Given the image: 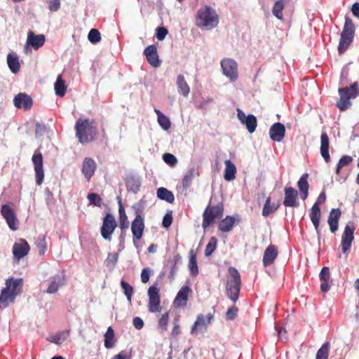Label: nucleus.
<instances>
[{
    "mask_svg": "<svg viewBox=\"0 0 359 359\" xmlns=\"http://www.w3.org/2000/svg\"><path fill=\"white\" fill-rule=\"evenodd\" d=\"M76 136L81 144H88L93 142L97 135V128L93 121L88 118H79L75 125Z\"/></svg>",
    "mask_w": 359,
    "mask_h": 359,
    "instance_id": "1",
    "label": "nucleus"
},
{
    "mask_svg": "<svg viewBox=\"0 0 359 359\" xmlns=\"http://www.w3.org/2000/svg\"><path fill=\"white\" fill-rule=\"evenodd\" d=\"M241 287V277L240 273L235 267H229L226 283V294L234 303L238 299Z\"/></svg>",
    "mask_w": 359,
    "mask_h": 359,
    "instance_id": "2",
    "label": "nucleus"
},
{
    "mask_svg": "<svg viewBox=\"0 0 359 359\" xmlns=\"http://www.w3.org/2000/svg\"><path fill=\"white\" fill-rule=\"evenodd\" d=\"M219 17L216 11L209 6L198 9L196 24L198 27L211 29L217 26Z\"/></svg>",
    "mask_w": 359,
    "mask_h": 359,
    "instance_id": "3",
    "label": "nucleus"
},
{
    "mask_svg": "<svg viewBox=\"0 0 359 359\" xmlns=\"http://www.w3.org/2000/svg\"><path fill=\"white\" fill-rule=\"evenodd\" d=\"M224 204L218 203L217 205H211V201L209 205L205 209L203 213L202 227L206 229L208 226L215 222L217 219H220L223 217Z\"/></svg>",
    "mask_w": 359,
    "mask_h": 359,
    "instance_id": "4",
    "label": "nucleus"
},
{
    "mask_svg": "<svg viewBox=\"0 0 359 359\" xmlns=\"http://www.w3.org/2000/svg\"><path fill=\"white\" fill-rule=\"evenodd\" d=\"M354 34L355 25L350 18L346 17L338 46V52L339 54L344 53L348 48L353 42Z\"/></svg>",
    "mask_w": 359,
    "mask_h": 359,
    "instance_id": "5",
    "label": "nucleus"
},
{
    "mask_svg": "<svg viewBox=\"0 0 359 359\" xmlns=\"http://www.w3.org/2000/svg\"><path fill=\"white\" fill-rule=\"evenodd\" d=\"M117 226V223L114 215L107 213L103 218L102 225L100 228L102 237L108 241L111 240V235Z\"/></svg>",
    "mask_w": 359,
    "mask_h": 359,
    "instance_id": "6",
    "label": "nucleus"
},
{
    "mask_svg": "<svg viewBox=\"0 0 359 359\" xmlns=\"http://www.w3.org/2000/svg\"><path fill=\"white\" fill-rule=\"evenodd\" d=\"M149 311L151 313L161 312V297L159 289L156 285H151L148 289Z\"/></svg>",
    "mask_w": 359,
    "mask_h": 359,
    "instance_id": "7",
    "label": "nucleus"
},
{
    "mask_svg": "<svg viewBox=\"0 0 359 359\" xmlns=\"http://www.w3.org/2000/svg\"><path fill=\"white\" fill-rule=\"evenodd\" d=\"M29 250L30 246L27 241L23 238L19 239L13 245L12 252L14 262H19L21 259L28 255Z\"/></svg>",
    "mask_w": 359,
    "mask_h": 359,
    "instance_id": "8",
    "label": "nucleus"
},
{
    "mask_svg": "<svg viewBox=\"0 0 359 359\" xmlns=\"http://www.w3.org/2000/svg\"><path fill=\"white\" fill-rule=\"evenodd\" d=\"M355 229V225L351 222H348L344 228V231L341 236V243L342 252L344 253H346L351 248L352 242L354 238L353 233Z\"/></svg>",
    "mask_w": 359,
    "mask_h": 359,
    "instance_id": "9",
    "label": "nucleus"
},
{
    "mask_svg": "<svg viewBox=\"0 0 359 359\" xmlns=\"http://www.w3.org/2000/svg\"><path fill=\"white\" fill-rule=\"evenodd\" d=\"M32 161L34 165L36 183L37 185L40 186L42 184L44 179L42 154L39 151H35L34 155L32 156Z\"/></svg>",
    "mask_w": 359,
    "mask_h": 359,
    "instance_id": "10",
    "label": "nucleus"
},
{
    "mask_svg": "<svg viewBox=\"0 0 359 359\" xmlns=\"http://www.w3.org/2000/svg\"><path fill=\"white\" fill-rule=\"evenodd\" d=\"M221 67L223 74L231 80L234 81L238 78V65L232 59L225 58L221 60Z\"/></svg>",
    "mask_w": 359,
    "mask_h": 359,
    "instance_id": "11",
    "label": "nucleus"
},
{
    "mask_svg": "<svg viewBox=\"0 0 359 359\" xmlns=\"http://www.w3.org/2000/svg\"><path fill=\"white\" fill-rule=\"evenodd\" d=\"M144 218L140 214H137L131 224V231L134 241H139L142 238L144 230Z\"/></svg>",
    "mask_w": 359,
    "mask_h": 359,
    "instance_id": "12",
    "label": "nucleus"
},
{
    "mask_svg": "<svg viewBox=\"0 0 359 359\" xmlns=\"http://www.w3.org/2000/svg\"><path fill=\"white\" fill-rule=\"evenodd\" d=\"M237 111V116L241 123L246 126L250 133H254L257 126V118L253 114L245 116V113L239 109Z\"/></svg>",
    "mask_w": 359,
    "mask_h": 359,
    "instance_id": "13",
    "label": "nucleus"
},
{
    "mask_svg": "<svg viewBox=\"0 0 359 359\" xmlns=\"http://www.w3.org/2000/svg\"><path fill=\"white\" fill-rule=\"evenodd\" d=\"M1 213L6 219L9 228L12 230H16L17 219L14 210L8 205H3L1 209Z\"/></svg>",
    "mask_w": 359,
    "mask_h": 359,
    "instance_id": "14",
    "label": "nucleus"
},
{
    "mask_svg": "<svg viewBox=\"0 0 359 359\" xmlns=\"http://www.w3.org/2000/svg\"><path fill=\"white\" fill-rule=\"evenodd\" d=\"M13 103L15 107L29 110L33 104V100L29 95L25 93H18L13 99Z\"/></svg>",
    "mask_w": 359,
    "mask_h": 359,
    "instance_id": "15",
    "label": "nucleus"
},
{
    "mask_svg": "<svg viewBox=\"0 0 359 359\" xmlns=\"http://www.w3.org/2000/svg\"><path fill=\"white\" fill-rule=\"evenodd\" d=\"M213 315L210 313L205 316L203 314L198 315L191 327V333H197L198 331L205 330L207 326L210 324Z\"/></svg>",
    "mask_w": 359,
    "mask_h": 359,
    "instance_id": "16",
    "label": "nucleus"
},
{
    "mask_svg": "<svg viewBox=\"0 0 359 359\" xmlns=\"http://www.w3.org/2000/svg\"><path fill=\"white\" fill-rule=\"evenodd\" d=\"M285 197L283 200V205L285 207H298L299 203L297 201L298 192L297 191L290 187H285L284 189Z\"/></svg>",
    "mask_w": 359,
    "mask_h": 359,
    "instance_id": "17",
    "label": "nucleus"
},
{
    "mask_svg": "<svg viewBox=\"0 0 359 359\" xmlns=\"http://www.w3.org/2000/svg\"><path fill=\"white\" fill-rule=\"evenodd\" d=\"M144 54L146 56L147 62L151 66L156 68L161 65V60L159 59L156 46L150 45L147 46L144 50Z\"/></svg>",
    "mask_w": 359,
    "mask_h": 359,
    "instance_id": "18",
    "label": "nucleus"
},
{
    "mask_svg": "<svg viewBox=\"0 0 359 359\" xmlns=\"http://www.w3.org/2000/svg\"><path fill=\"white\" fill-rule=\"evenodd\" d=\"M285 135V127L281 123H273L269 129L270 138L277 142H281Z\"/></svg>",
    "mask_w": 359,
    "mask_h": 359,
    "instance_id": "19",
    "label": "nucleus"
},
{
    "mask_svg": "<svg viewBox=\"0 0 359 359\" xmlns=\"http://www.w3.org/2000/svg\"><path fill=\"white\" fill-rule=\"evenodd\" d=\"M5 289H7L11 294L17 297L22 290L23 280L22 278H10L6 280Z\"/></svg>",
    "mask_w": 359,
    "mask_h": 359,
    "instance_id": "20",
    "label": "nucleus"
},
{
    "mask_svg": "<svg viewBox=\"0 0 359 359\" xmlns=\"http://www.w3.org/2000/svg\"><path fill=\"white\" fill-rule=\"evenodd\" d=\"M278 255V247L275 245H269L264 250L263 255V265L268 266L271 265Z\"/></svg>",
    "mask_w": 359,
    "mask_h": 359,
    "instance_id": "21",
    "label": "nucleus"
},
{
    "mask_svg": "<svg viewBox=\"0 0 359 359\" xmlns=\"http://www.w3.org/2000/svg\"><path fill=\"white\" fill-rule=\"evenodd\" d=\"M96 168L97 164L93 158L88 157L84 158L81 170L88 182L90 180L94 175Z\"/></svg>",
    "mask_w": 359,
    "mask_h": 359,
    "instance_id": "22",
    "label": "nucleus"
},
{
    "mask_svg": "<svg viewBox=\"0 0 359 359\" xmlns=\"http://www.w3.org/2000/svg\"><path fill=\"white\" fill-rule=\"evenodd\" d=\"M46 41V37L43 34H35L30 31L28 33L27 39V45L31 46L34 50H38L43 46Z\"/></svg>",
    "mask_w": 359,
    "mask_h": 359,
    "instance_id": "23",
    "label": "nucleus"
},
{
    "mask_svg": "<svg viewBox=\"0 0 359 359\" xmlns=\"http://www.w3.org/2000/svg\"><path fill=\"white\" fill-rule=\"evenodd\" d=\"M330 140L328 135L326 133L323 132L320 136V154L326 163L331 161L329 154Z\"/></svg>",
    "mask_w": 359,
    "mask_h": 359,
    "instance_id": "24",
    "label": "nucleus"
},
{
    "mask_svg": "<svg viewBox=\"0 0 359 359\" xmlns=\"http://www.w3.org/2000/svg\"><path fill=\"white\" fill-rule=\"evenodd\" d=\"M341 215V211L339 208H333L331 210L327 222L332 233H334L338 229L339 220Z\"/></svg>",
    "mask_w": 359,
    "mask_h": 359,
    "instance_id": "25",
    "label": "nucleus"
},
{
    "mask_svg": "<svg viewBox=\"0 0 359 359\" xmlns=\"http://www.w3.org/2000/svg\"><path fill=\"white\" fill-rule=\"evenodd\" d=\"M320 280L321 281L320 283V290L323 292H327L330 290V269L327 266H324L322 268L320 273Z\"/></svg>",
    "mask_w": 359,
    "mask_h": 359,
    "instance_id": "26",
    "label": "nucleus"
},
{
    "mask_svg": "<svg viewBox=\"0 0 359 359\" xmlns=\"http://www.w3.org/2000/svg\"><path fill=\"white\" fill-rule=\"evenodd\" d=\"M16 297L11 294L7 289L3 288L0 294V309L8 307L14 303Z\"/></svg>",
    "mask_w": 359,
    "mask_h": 359,
    "instance_id": "27",
    "label": "nucleus"
},
{
    "mask_svg": "<svg viewBox=\"0 0 359 359\" xmlns=\"http://www.w3.org/2000/svg\"><path fill=\"white\" fill-rule=\"evenodd\" d=\"M66 283V280L63 276L60 275H55L53 277V280L51 283L49 284L46 292L48 294L55 293L60 287L65 285Z\"/></svg>",
    "mask_w": 359,
    "mask_h": 359,
    "instance_id": "28",
    "label": "nucleus"
},
{
    "mask_svg": "<svg viewBox=\"0 0 359 359\" xmlns=\"http://www.w3.org/2000/svg\"><path fill=\"white\" fill-rule=\"evenodd\" d=\"M7 64L12 73L16 74L20 71L19 57L15 53L11 52L8 54Z\"/></svg>",
    "mask_w": 359,
    "mask_h": 359,
    "instance_id": "29",
    "label": "nucleus"
},
{
    "mask_svg": "<svg viewBox=\"0 0 359 359\" xmlns=\"http://www.w3.org/2000/svg\"><path fill=\"white\" fill-rule=\"evenodd\" d=\"M225 169L224 173V178L226 181H231L236 178V165L230 161L226 160L224 161Z\"/></svg>",
    "mask_w": 359,
    "mask_h": 359,
    "instance_id": "30",
    "label": "nucleus"
},
{
    "mask_svg": "<svg viewBox=\"0 0 359 359\" xmlns=\"http://www.w3.org/2000/svg\"><path fill=\"white\" fill-rule=\"evenodd\" d=\"M290 1L291 0H276L272 8L273 15L278 19L283 20V10L285 6L290 2Z\"/></svg>",
    "mask_w": 359,
    "mask_h": 359,
    "instance_id": "31",
    "label": "nucleus"
},
{
    "mask_svg": "<svg viewBox=\"0 0 359 359\" xmlns=\"http://www.w3.org/2000/svg\"><path fill=\"white\" fill-rule=\"evenodd\" d=\"M118 214H119V227L121 230L126 231L129 227V222L128 220V216L126 213L123 205L121 201H118Z\"/></svg>",
    "mask_w": 359,
    "mask_h": 359,
    "instance_id": "32",
    "label": "nucleus"
},
{
    "mask_svg": "<svg viewBox=\"0 0 359 359\" xmlns=\"http://www.w3.org/2000/svg\"><path fill=\"white\" fill-rule=\"evenodd\" d=\"M311 220L315 227V229L318 233H319V224L320 219V209L318 204H313L311 208V212L310 214Z\"/></svg>",
    "mask_w": 359,
    "mask_h": 359,
    "instance_id": "33",
    "label": "nucleus"
},
{
    "mask_svg": "<svg viewBox=\"0 0 359 359\" xmlns=\"http://www.w3.org/2000/svg\"><path fill=\"white\" fill-rule=\"evenodd\" d=\"M235 224V219L231 216H226L219 224L218 229L223 233L230 231Z\"/></svg>",
    "mask_w": 359,
    "mask_h": 359,
    "instance_id": "34",
    "label": "nucleus"
},
{
    "mask_svg": "<svg viewBox=\"0 0 359 359\" xmlns=\"http://www.w3.org/2000/svg\"><path fill=\"white\" fill-rule=\"evenodd\" d=\"M65 81L62 79L61 75H58L54 84L55 94L60 97H63L67 91Z\"/></svg>",
    "mask_w": 359,
    "mask_h": 359,
    "instance_id": "35",
    "label": "nucleus"
},
{
    "mask_svg": "<svg viewBox=\"0 0 359 359\" xmlns=\"http://www.w3.org/2000/svg\"><path fill=\"white\" fill-rule=\"evenodd\" d=\"M104 346L106 348H112L115 346L116 339L114 331L111 327H109L104 334Z\"/></svg>",
    "mask_w": 359,
    "mask_h": 359,
    "instance_id": "36",
    "label": "nucleus"
},
{
    "mask_svg": "<svg viewBox=\"0 0 359 359\" xmlns=\"http://www.w3.org/2000/svg\"><path fill=\"white\" fill-rule=\"evenodd\" d=\"M342 90H344V93L346 97H350L351 98H355L359 95V88L356 82L353 83L349 88L346 87L339 88V94H341Z\"/></svg>",
    "mask_w": 359,
    "mask_h": 359,
    "instance_id": "37",
    "label": "nucleus"
},
{
    "mask_svg": "<svg viewBox=\"0 0 359 359\" xmlns=\"http://www.w3.org/2000/svg\"><path fill=\"white\" fill-rule=\"evenodd\" d=\"M157 196L161 200L172 203L175 200L174 195L172 191L166 188L161 187L157 189Z\"/></svg>",
    "mask_w": 359,
    "mask_h": 359,
    "instance_id": "38",
    "label": "nucleus"
},
{
    "mask_svg": "<svg viewBox=\"0 0 359 359\" xmlns=\"http://www.w3.org/2000/svg\"><path fill=\"white\" fill-rule=\"evenodd\" d=\"M155 113L157 115V121L161 127L165 130H168L171 126L170 119L164 115L159 109H155Z\"/></svg>",
    "mask_w": 359,
    "mask_h": 359,
    "instance_id": "39",
    "label": "nucleus"
},
{
    "mask_svg": "<svg viewBox=\"0 0 359 359\" xmlns=\"http://www.w3.org/2000/svg\"><path fill=\"white\" fill-rule=\"evenodd\" d=\"M177 86L180 92L184 97H187L190 92V88L187 84L184 76L179 75L177 78Z\"/></svg>",
    "mask_w": 359,
    "mask_h": 359,
    "instance_id": "40",
    "label": "nucleus"
},
{
    "mask_svg": "<svg viewBox=\"0 0 359 359\" xmlns=\"http://www.w3.org/2000/svg\"><path fill=\"white\" fill-rule=\"evenodd\" d=\"M279 206H280L279 203L277 204L273 203L271 205V198H268L266 200V202L263 207L262 215L266 217H268L270 214L275 212L278 210Z\"/></svg>",
    "mask_w": 359,
    "mask_h": 359,
    "instance_id": "41",
    "label": "nucleus"
},
{
    "mask_svg": "<svg viewBox=\"0 0 359 359\" xmlns=\"http://www.w3.org/2000/svg\"><path fill=\"white\" fill-rule=\"evenodd\" d=\"M189 269L192 276H195L198 273L196 255L193 250L189 251Z\"/></svg>",
    "mask_w": 359,
    "mask_h": 359,
    "instance_id": "42",
    "label": "nucleus"
},
{
    "mask_svg": "<svg viewBox=\"0 0 359 359\" xmlns=\"http://www.w3.org/2000/svg\"><path fill=\"white\" fill-rule=\"evenodd\" d=\"M340 98L337 102L336 106L341 110V111H345L348 108L350 107L351 105L350 100L352 99L350 97H346L344 93V90H342V93L339 94Z\"/></svg>",
    "mask_w": 359,
    "mask_h": 359,
    "instance_id": "43",
    "label": "nucleus"
},
{
    "mask_svg": "<svg viewBox=\"0 0 359 359\" xmlns=\"http://www.w3.org/2000/svg\"><path fill=\"white\" fill-rule=\"evenodd\" d=\"M330 343L328 341L323 344L317 351L316 359H328Z\"/></svg>",
    "mask_w": 359,
    "mask_h": 359,
    "instance_id": "44",
    "label": "nucleus"
},
{
    "mask_svg": "<svg viewBox=\"0 0 359 359\" xmlns=\"http://www.w3.org/2000/svg\"><path fill=\"white\" fill-rule=\"evenodd\" d=\"M121 285L124 292V294L127 297L128 301L131 302L132 296L134 293L133 287L125 280H121Z\"/></svg>",
    "mask_w": 359,
    "mask_h": 359,
    "instance_id": "45",
    "label": "nucleus"
},
{
    "mask_svg": "<svg viewBox=\"0 0 359 359\" xmlns=\"http://www.w3.org/2000/svg\"><path fill=\"white\" fill-rule=\"evenodd\" d=\"M353 161V158L351 156L344 155L341 156V158L339 159L337 169H336V173L337 175L340 174V170L344 166L348 165Z\"/></svg>",
    "mask_w": 359,
    "mask_h": 359,
    "instance_id": "46",
    "label": "nucleus"
},
{
    "mask_svg": "<svg viewBox=\"0 0 359 359\" xmlns=\"http://www.w3.org/2000/svg\"><path fill=\"white\" fill-rule=\"evenodd\" d=\"M217 244V240L215 237H211L205 250L206 257L210 256L215 250Z\"/></svg>",
    "mask_w": 359,
    "mask_h": 359,
    "instance_id": "47",
    "label": "nucleus"
},
{
    "mask_svg": "<svg viewBox=\"0 0 359 359\" xmlns=\"http://www.w3.org/2000/svg\"><path fill=\"white\" fill-rule=\"evenodd\" d=\"M36 246L39 250V253L43 255L47 250V245L46 243V238L44 235H39L36 242Z\"/></svg>",
    "mask_w": 359,
    "mask_h": 359,
    "instance_id": "48",
    "label": "nucleus"
},
{
    "mask_svg": "<svg viewBox=\"0 0 359 359\" xmlns=\"http://www.w3.org/2000/svg\"><path fill=\"white\" fill-rule=\"evenodd\" d=\"M190 292V288L188 286H185L181 288L177 294L175 302H187L188 299V294Z\"/></svg>",
    "mask_w": 359,
    "mask_h": 359,
    "instance_id": "49",
    "label": "nucleus"
},
{
    "mask_svg": "<svg viewBox=\"0 0 359 359\" xmlns=\"http://www.w3.org/2000/svg\"><path fill=\"white\" fill-rule=\"evenodd\" d=\"M308 174H304L297 182V186L300 192L309 190V184L307 181Z\"/></svg>",
    "mask_w": 359,
    "mask_h": 359,
    "instance_id": "50",
    "label": "nucleus"
},
{
    "mask_svg": "<svg viewBox=\"0 0 359 359\" xmlns=\"http://www.w3.org/2000/svg\"><path fill=\"white\" fill-rule=\"evenodd\" d=\"M126 187L128 190L137 193L140 189V183L138 180L131 178L126 181Z\"/></svg>",
    "mask_w": 359,
    "mask_h": 359,
    "instance_id": "51",
    "label": "nucleus"
},
{
    "mask_svg": "<svg viewBox=\"0 0 359 359\" xmlns=\"http://www.w3.org/2000/svg\"><path fill=\"white\" fill-rule=\"evenodd\" d=\"M168 321L169 312L167 311L161 316L158 320V327L163 332H165L168 330Z\"/></svg>",
    "mask_w": 359,
    "mask_h": 359,
    "instance_id": "52",
    "label": "nucleus"
},
{
    "mask_svg": "<svg viewBox=\"0 0 359 359\" xmlns=\"http://www.w3.org/2000/svg\"><path fill=\"white\" fill-rule=\"evenodd\" d=\"M88 39L92 43L100 42L101 40L100 32L96 29H92L88 33Z\"/></svg>",
    "mask_w": 359,
    "mask_h": 359,
    "instance_id": "53",
    "label": "nucleus"
},
{
    "mask_svg": "<svg viewBox=\"0 0 359 359\" xmlns=\"http://www.w3.org/2000/svg\"><path fill=\"white\" fill-rule=\"evenodd\" d=\"M88 199L91 205L95 206L100 207L102 205V198L101 197L95 194L91 193L88 195Z\"/></svg>",
    "mask_w": 359,
    "mask_h": 359,
    "instance_id": "54",
    "label": "nucleus"
},
{
    "mask_svg": "<svg viewBox=\"0 0 359 359\" xmlns=\"http://www.w3.org/2000/svg\"><path fill=\"white\" fill-rule=\"evenodd\" d=\"M48 9L51 12H56L60 8V0H48Z\"/></svg>",
    "mask_w": 359,
    "mask_h": 359,
    "instance_id": "55",
    "label": "nucleus"
},
{
    "mask_svg": "<svg viewBox=\"0 0 359 359\" xmlns=\"http://www.w3.org/2000/svg\"><path fill=\"white\" fill-rule=\"evenodd\" d=\"M238 309L236 306H233L230 307L226 312V318L228 320H233L237 316Z\"/></svg>",
    "mask_w": 359,
    "mask_h": 359,
    "instance_id": "56",
    "label": "nucleus"
},
{
    "mask_svg": "<svg viewBox=\"0 0 359 359\" xmlns=\"http://www.w3.org/2000/svg\"><path fill=\"white\" fill-rule=\"evenodd\" d=\"M163 159L164 160V161L166 163H168V164H169L170 165H175L177 163V161L176 157L174 155H172V154H171L170 153L164 154L163 156Z\"/></svg>",
    "mask_w": 359,
    "mask_h": 359,
    "instance_id": "57",
    "label": "nucleus"
},
{
    "mask_svg": "<svg viewBox=\"0 0 359 359\" xmlns=\"http://www.w3.org/2000/svg\"><path fill=\"white\" fill-rule=\"evenodd\" d=\"M168 29L163 27H158L156 29V37L158 40L162 41L165 39V36L168 34Z\"/></svg>",
    "mask_w": 359,
    "mask_h": 359,
    "instance_id": "58",
    "label": "nucleus"
},
{
    "mask_svg": "<svg viewBox=\"0 0 359 359\" xmlns=\"http://www.w3.org/2000/svg\"><path fill=\"white\" fill-rule=\"evenodd\" d=\"M151 270L149 268H144L141 272V281L147 283L150 278Z\"/></svg>",
    "mask_w": 359,
    "mask_h": 359,
    "instance_id": "59",
    "label": "nucleus"
},
{
    "mask_svg": "<svg viewBox=\"0 0 359 359\" xmlns=\"http://www.w3.org/2000/svg\"><path fill=\"white\" fill-rule=\"evenodd\" d=\"M172 222V213H166L162 221V226L165 228H168L170 226Z\"/></svg>",
    "mask_w": 359,
    "mask_h": 359,
    "instance_id": "60",
    "label": "nucleus"
},
{
    "mask_svg": "<svg viewBox=\"0 0 359 359\" xmlns=\"http://www.w3.org/2000/svg\"><path fill=\"white\" fill-rule=\"evenodd\" d=\"M133 323L134 327L137 330L142 329L144 326V321L140 317L134 318Z\"/></svg>",
    "mask_w": 359,
    "mask_h": 359,
    "instance_id": "61",
    "label": "nucleus"
},
{
    "mask_svg": "<svg viewBox=\"0 0 359 359\" xmlns=\"http://www.w3.org/2000/svg\"><path fill=\"white\" fill-rule=\"evenodd\" d=\"M180 332L181 331L180 325L178 324L177 320H175V322L174 323V327L171 331V335L173 337H176L180 334Z\"/></svg>",
    "mask_w": 359,
    "mask_h": 359,
    "instance_id": "62",
    "label": "nucleus"
},
{
    "mask_svg": "<svg viewBox=\"0 0 359 359\" xmlns=\"http://www.w3.org/2000/svg\"><path fill=\"white\" fill-rule=\"evenodd\" d=\"M192 180V175H187L183 177L182 180V185L184 187L187 188L190 186Z\"/></svg>",
    "mask_w": 359,
    "mask_h": 359,
    "instance_id": "63",
    "label": "nucleus"
},
{
    "mask_svg": "<svg viewBox=\"0 0 359 359\" xmlns=\"http://www.w3.org/2000/svg\"><path fill=\"white\" fill-rule=\"evenodd\" d=\"M351 12L354 16L359 19V3L355 2L353 4Z\"/></svg>",
    "mask_w": 359,
    "mask_h": 359,
    "instance_id": "64",
    "label": "nucleus"
}]
</instances>
